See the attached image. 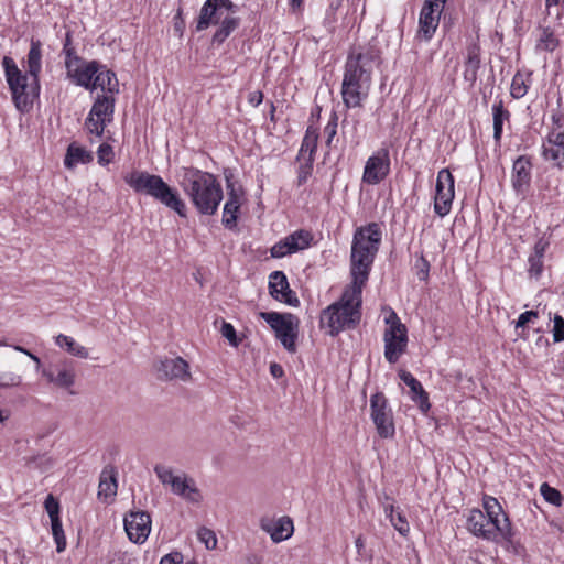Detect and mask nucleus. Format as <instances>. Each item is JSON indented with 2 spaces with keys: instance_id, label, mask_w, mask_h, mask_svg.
<instances>
[{
  "instance_id": "obj_23",
  "label": "nucleus",
  "mask_w": 564,
  "mask_h": 564,
  "mask_svg": "<svg viewBox=\"0 0 564 564\" xmlns=\"http://www.w3.org/2000/svg\"><path fill=\"white\" fill-rule=\"evenodd\" d=\"M480 67V46L475 41L466 47L464 78L474 84L477 80V73Z\"/></svg>"
},
{
  "instance_id": "obj_25",
  "label": "nucleus",
  "mask_w": 564,
  "mask_h": 564,
  "mask_svg": "<svg viewBox=\"0 0 564 564\" xmlns=\"http://www.w3.org/2000/svg\"><path fill=\"white\" fill-rule=\"evenodd\" d=\"M26 73L30 78L39 79L42 70V43L40 40H31V45L25 59Z\"/></svg>"
},
{
  "instance_id": "obj_14",
  "label": "nucleus",
  "mask_w": 564,
  "mask_h": 564,
  "mask_svg": "<svg viewBox=\"0 0 564 564\" xmlns=\"http://www.w3.org/2000/svg\"><path fill=\"white\" fill-rule=\"evenodd\" d=\"M67 76L76 85L90 89L95 74L100 69V64L96 61L86 62L78 56L65 63Z\"/></svg>"
},
{
  "instance_id": "obj_19",
  "label": "nucleus",
  "mask_w": 564,
  "mask_h": 564,
  "mask_svg": "<svg viewBox=\"0 0 564 564\" xmlns=\"http://www.w3.org/2000/svg\"><path fill=\"white\" fill-rule=\"evenodd\" d=\"M260 528L270 534L274 543L290 539L293 534V521L289 517H281L278 520L261 519Z\"/></svg>"
},
{
  "instance_id": "obj_24",
  "label": "nucleus",
  "mask_w": 564,
  "mask_h": 564,
  "mask_svg": "<svg viewBox=\"0 0 564 564\" xmlns=\"http://www.w3.org/2000/svg\"><path fill=\"white\" fill-rule=\"evenodd\" d=\"M116 476L115 467L107 466L102 469L98 485L99 499L107 501L116 496L118 488Z\"/></svg>"
},
{
  "instance_id": "obj_51",
  "label": "nucleus",
  "mask_w": 564,
  "mask_h": 564,
  "mask_svg": "<svg viewBox=\"0 0 564 564\" xmlns=\"http://www.w3.org/2000/svg\"><path fill=\"white\" fill-rule=\"evenodd\" d=\"M324 133L326 135V144L330 145L332 140L337 133V116L334 115L327 126L324 129Z\"/></svg>"
},
{
  "instance_id": "obj_47",
  "label": "nucleus",
  "mask_w": 564,
  "mask_h": 564,
  "mask_svg": "<svg viewBox=\"0 0 564 564\" xmlns=\"http://www.w3.org/2000/svg\"><path fill=\"white\" fill-rule=\"evenodd\" d=\"M97 155H98V162L101 165H106V164L110 163L113 159V149L111 145H109L107 143H102L98 148Z\"/></svg>"
},
{
  "instance_id": "obj_2",
  "label": "nucleus",
  "mask_w": 564,
  "mask_h": 564,
  "mask_svg": "<svg viewBox=\"0 0 564 564\" xmlns=\"http://www.w3.org/2000/svg\"><path fill=\"white\" fill-rule=\"evenodd\" d=\"M180 186L203 215H214L223 199V188L216 176L195 167H184Z\"/></svg>"
},
{
  "instance_id": "obj_34",
  "label": "nucleus",
  "mask_w": 564,
  "mask_h": 564,
  "mask_svg": "<svg viewBox=\"0 0 564 564\" xmlns=\"http://www.w3.org/2000/svg\"><path fill=\"white\" fill-rule=\"evenodd\" d=\"M241 202L227 200L224 206L223 225L226 228H234L238 218Z\"/></svg>"
},
{
  "instance_id": "obj_38",
  "label": "nucleus",
  "mask_w": 564,
  "mask_h": 564,
  "mask_svg": "<svg viewBox=\"0 0 564 564\" xmlns=\"http://www.w3.org/2000/svg\"><path fill=\"white\" fill-rule=\"evenodd\" d=\"M485 521V512L479 509H473L469 512L467 518V529L468 531L478 536L479 531L481 530V523Z\"/></svg>"
},
{
  "instance_id": "obj_9",
  "label": "nucleus",
  "mask_w": 564,
  "mask_h": 564,
  "mask_svg": "<svg viewBox=\"0 0 564 564\" xmlns=\"http://www.w3.org/2000/svg\"><path fill=\"white\" fill-rule=\"evenodd\" d=\"M388 328L384 330V357L390 364H395L405 351L408 345V330L394 311L386 317Z\"/></svg>"
},
{
  "instance_id": "obj_28",
  "label": "nucleus",
  "mask_w": 564,
  "mask_h": 564,
  "mask_svg": "<svg viewBox=\"0 0 564 564\" xmlns=\"http://www.w3.org/2000/svg\"><path fill=\"white\" fill-rule=\"evenodd\" d=\"M510 118V112L505 109L502 100H498L492 106V120H494V139L499 143L502 134V126L505 121Z\"/></svg>"
},
{
  "instance_id": "obj_54",
  "label": "nucleus",
  "mask_w": 564,
  "mask_h": 564,
  "mask_svg": "<svg viewBox=\"0 0 564 564\" xmlns=\"http://www.w3.org/2000/svg\"><path fill=\"white\" fill-rule=\"evenodd\" d=\"M215 2L218 11L225 9L227 11H236V4H234L230 0H207V8H212V4Z\"/></svg>"
},
{
  "instance_id": "obj_62",
  "label": "nucleus",
  "mask_w": 564,
  "mask_h": 564,
  "mask_svg": "<svg viewBox=\"0 0 564 564\" xmlns=\"http://www.w3.org/2000/svg\"><path fill=\"white\" fill-rule=\"evenodd\" d=\"M544 250L545 243H543L542 241L536 242V245L534 246V256H540V258H543Z\"/></svg>"
},
{
  "instance_id": "obj_36",
  "label": "nucleus",
  "mask_w": 564,
  "mask_h": 564,
  "mask_svg": "<svg viewBox=\"0 0 564 564\" xmlns=\"http://www.w3.org/2000/svg\"><path fill=\"white\" fill-rule=\"evenodd\" d=\"M536 46L541 50L553 52L558 46V40L550 28H544L541 30Z\"/></svg>"
},
{
  "instance_id": "obj_5",
  "label": "nucleus",
  "mask_w": 564,
  "mask_h": 564,
  "mask_svg": "<svg viewBox=\"0 0 564 564\" xmlns=\"http://www.w3.org/2000/svg\"><path fill=\"white\" fill-rule=\"evenodd\" d=\"M6 80L12 95V100L20 111L31 108L33 99L40 94V79L30 78L17 66L13 58L4 56L2 59Z\"/></svg>"
},
{
  "instance_id": "obj_16",
  "label": "nucleus",
  "mask_w": 564,
  "mask_h": 564,
  "mask_svg": "<svg viewBox=\"0 0 564 564\" xmlns=\"http://www.w3.org/2000/svg\"><path fill=\"white\" fill-rule=\"evenodd\" d=\"M311 241L312 235L310 231L303 229L296 230L295 232L276 242L271 248V256L273 258H283L288 254L307 248Z\"/></svg>"
},
{
  "instance_id": "obj_60",
  "label": "nucleus",
  "mask_w": 564,
  "mask_h": 564,
  "mask_svg": "<svg viewBox=\"0 0 564 564\" xmlns=\"http://www.w3.org/2000/svg\"><path fill=\"white\" fill-rule=\"evenodd\" d=\"M270 372L274 378H281L284 375L282 366L276 362L270 365Z\"/></svg>"
},
{
  "instance_id": "obj_20",
  "label": "nucleus",
  "mask_w": 564,
  "mask_h": 564,
  "mask_svg": "<svg viewBox=\"0 0 564 564\" xmlns=\"http://www.w3.org/2000/svg\"><path fill=\"white\" fill-rule=\"evenodd\" d=\"M42 376L55 387L66 389L70 394H74V391L69 390L75 383L74 369L59 365L50 366L42 370Z\"/></svg>"
},
{
  "instance_id": "obj_45",
  "label": "nucleus",
  "mask_w": 564,
  "mask_h": 564,
  "mask_svg": "<svg viewBox=\"0 0 564 564\" xmlns=\"http://www.w3.org/2000/svg\"><path fill=\"white\" fill-rule=\"evenodd\" d=\"M528 91V87L524 84L523 77L521 75H516L512 79L511 84V95L514 98L523 97Z\"/></svg>"
},
{
  "instance_id": "obj_63",
  "label": "nucleus",
  "mask_w": 564,
  "mask_h": 564,
  "mask_svg": "<svg viewBox=\"0 0 564 564\" xmlns=\"http://www.w3.org/2000/svg\"><path fill=\"white\" fill-rule=\"evenodd\" d=\"M561 3V0H545V6L549 14H551V9L553 7H558Z\"/></svg>"
},
{
  "instance_id": "obj_6",
  "label": "nucleus",
  "mask_w": 564,
  "mask_h": 564,
  "mask_svg": "<svg viewBox=\"0 0 564 564\" xmlns=\"http://www.w3.org/2000/svg\"><path fill=\"white\" fill-rule=\"evenodd\" d=\"M485 521L477 538L492 542H511L513 530L508 516L498 500L490 496L484 497Z\"/></svg>"
},
{
  "instance_id": "obj_26",
  "label": "nucleus",
  "mask_w": 564,
  "mask_h": 564,
  "mask_svg": "<svg viewBox=\"0 0 564 564\" xmlns=\"http://www.w3.org/2000/svg\"><path fill=\"white\" fill-rule=\"evenodd\" d=\"M118 85L116 74L100 64V69L95 74L90 90L100 88L112 94L118 91Z\"/></svg>"
},
{
  "instance_id": "obj_55",
  "label": "nucleus",
  "mask_w": 564,
  "mask_h": 564,
  "mask_svg": "<svg viewBox=\"0 0 564 564\" xmlns=\"http://www.w3.org/2000/svg\"><path fill=\"white\" fill-rule=\"evenodd\" d=\"M227 181V189H228V199L234 202H240L241 191L240 188H236L235 184L226 176Z\"/></svg>"
},
{
  "instance_id": "obj_37",
  "label": "nucleus",
  "mask_w": 564,
  "mask_h": 564,
  "mask_svg": "<svg viewBox=\"0 0 564 564\" xmlns=\"http://www.w3.org/2000/svg\"><path fill=\"white\" fill-rule=\"evenodd\" d=\"M386 514L389 517L391 524L398 530L402 535H405L409 532V524L401 512L394 513L393 506L384 507Z\"/></svg>"
},
{
  "instance_id": "obj_57",
  "label": "nucleus",
  "mask_w": 564,
  "mask_h": 564,
  "mask_svg": "<svg viewBox=\"0 0 564 564\" xmlns=\"http://www.w3.org/2000/svg\"><path fill=\"white\" fill-rule=\"evenodd\" d=\"M183 556L180 552H174L163 556L159 564H180Z\"/></svg>"
},
{
  "instance_id": "obj_31",
  "label": "nucleus",
  "mask_w": 564,
  "mask_h": 564,
  "mask_svg": "<svg viewBox=\"0 0 564 564\" xmlns=\"http://www.w3.org/2000/svg\"><path fill=\"white\" fill-rule=\"evenodd\" d=\"M218 12L219 11H218L215 2L212 4V8L210 7L207 8V1H206L200 10L199 19L197 21V25H196L197 31H203V30L207 29L209 26V24H212V23H217L219 20Z\"/></svg>"
},
{
  "instance_id": "obj_39",
  "label": "nucleus",
  "mask_w": 564,
  "mask_h": 564,
  "mask_svg": "<svg viewBox=\"0 0 564 564\" xmlns=\"http://www.w3.org/2000/svg\"><path fill=\"white\" fill-rule=\"evenodd\" d=\"M51 524H52V534H53L55 543H56V551L58 553H61L66 547V538H65L64 530L62 527V521H61V519L51 521Z\"/></svg>"
},
{
  "instance_id": "obj_58",
  "label": "nucleus",
  "mask_w": 564,
  "mask_h": 564,
  "mask_svg": "<svg viewBox=\"0 0 564 564\" xmlns=\"http://www.w3.org/2000/svg\"><path fill=\"white\" fill-rule=\"evenodd\" d=\"M263 100V94L260 90L251 91L248 96V102L253 107L259 106Z\"/></svg>"
},
{
  "instance_id": "obj_21",
  "label": "nucleus",
  "mask_w": 564,
  "mask_h": 564,
  "mask_svg": "<svg viewBox=\"0 0 564 564\" xmlns=\"http://www.w3.org/2000/svg\"><path fill=\"white\" fill-rule=\"evenodd\" d=\"M531 161L529 158L519 156L512 166V186L518 193H523L531 181Z\"/></svg>"
},
{
  "instance_id": "obj_12",
  "label": "nucleus",
  "mask_w": 564,
  "mask_h": 564,
  "mask_svg": "<svg viewBox=\"0 0 564 564\" xmlns=\"http://www.w3.org/2000/svg\"><path fill=\"white\" fill-rule=\"evenodd\" d=\"M453 198L454 177L449 170L443 169L438 172L436 180L435 213L441 217L446 216L451 210Z\"/></svg>"
},
{
  "instance_id": "obj_49",
  "label": "nucleus",
  "mask_w": 564,
  "mask_h": 564,
  "mask_svg": "<svg viewBox=\"0 0 564 564\" xmlns=\"http://www.w3.org/2000/svg\"><path fill=\"white\" fill-rule=\"evenodd\" d=\"M553 340L560 343L564 340V318L561 315H555L553 319Z\"/></svg>"
},
{
  "instance_id": "obj_50",
  "label": "nucleus",
  "mask_w": 564,
  "mask_h": 564,
  "mask_svg": "<svg viewBox=\"0 0 564 564\" xmlns=\"http://www.w3.org/2000/svg\"><path fill=\"white\" fill-rule=\"evenodd\" d=\"M312 170H313V162H311L310 160H307L306 163L300 165L299 171H297V185L299 186H302L304 183H306V181L308 180V177L312 174Z\"/></svg>"
},
{
  "instance_id": "obj_3",
  "label": "nucleus",
  "mask_w": 564,
  "mask_h": 564,
  "mask_svg": "<svg viewBox=\"0 0 564 564\" xmlns=\"http://www.w3.org/2000/svg\"><path fill=\"white\" fill-rule=\"evenodd\" d=\"M371 58L358 53L347 57L341 83L343 102L347 108L361 107L371 87Z\"/></svg>"
},
{
  "instance_id": "obj_13",
  "label": "nucleus",
  "mask_w": 564,
  "mask_h": 564,
  "mask_svg": "<svg viewBox=\"0 0 564 564\" xmlns=\"http://www.w3.org/2000/svg\"><path fill=\"white\" fill-rule=\"evenodd\" d=\"M389 149L382 147L367 160L364 170L362 181L371 185L378 184L386 178V176L389 174Z\"/></svg>"
},
{
  "instance_id": "obj_10",
  "label": "nucleus",
  "mask_w": 564,
  "mask_h": 564,
  "mask_svg": "<svg viewBox=\"0 0 564 564\" xmlns=\"http://www.w3.org/2000/svg\"><path fill=\"white\" fill-rule=\"evenodd\" d=\"M370 417L380 437L392 438L394 436L395 426L392 410L382 392H377L370 398Z\"/></svg>"
},
{
  "instance_id": "obj_35",
  "label": "nucleus",
  "mask_w": 564,
  "mask_h": 564,
  "mask_svg": "<svg viewBox=\"0 0 564 564\" xmlns=\"http://www.w3.org/2000/svg\"><path fill=\"white\" fill-rule=\"evenodd\" d=\"M238 26V19L227 17L223 20L219 29L215 32L213 41L216 43H223L234 30Z\"/></svg>"
},
{
  "instance_id": "obj_56",
  "label": "nucleus",
  "mask_w": 564,
  "mask_h": 564,
  "mask_svg": "<svg viewBox=\"0 0 564 564\" xmlns=\"http://www.w3.org/2000/svg\"><path fill=\"white\" fill-rule=\"evenodd\" d=\"M533 318H538V312L527 311L522 313L518 318L517 327H524Z\"/></svg>"
},
{
  "instance_id": "obj_18",
  "label": "nucleus",
  "mask_w": 564,
  "mask_h": 564,
  "mask_svg": "<svg viewBox=\"0 0 564 564\" xmlns=\"http://www.w3.org/2000/svg\"><path fill=\"white\" fill-rule=\"evenodd\" d=\"M270 294L280 302H284L291 306L299 305V299L290 289L285 274L282 271H274L270 274L269 281Z\"/></svg>"
},
{
  "instance_id": "obj_61",
  "label": "nucleus",
  "mask_w": 564,
  "mask_h": 564,
  "mask_svg": "<svg viewBox=\"0 0 564 564\" xmlns=\"http://www.w3.org/2000/svg\"><path fill=\"white\" fill-rule=\"evenodd\" d=\"M14 349L25 354L26 356H29L36 364L37 367L40 366V364H41L40 358L37 356H35L34 354H32L31 351H29L28 349H25V348H23L21 346H14Z\"/></svg>"
},
{
  "instance_id": "obj_17",
  "label": "nucleus",
  "mask_w": 564,
  "mask_h": 564,
  "mask_svg": "<svg viewBox=\"0 0 564 564\" xmlns=\"http://www.w3.org/2000/svg\"><path fill=\"white\" fill-rule=\"evenodd\" d=\"M446 0H425L420 14V33L430 40L440 22V17Z\"/></svg>"
},
{
  "instance_id": "obj_1",
  "label": "nucleus",
  "mask_w": 564,
  "mask_h": 564,
  "mask_svg": "<svg viewBox=\"0 0 564 564\" xmlns=\"http://www.w3.org/2000/svg\"><path fill=\"white\" fill-rule=\"evenodd\" d=\"M381 231L376 223L358 228L354 235L350 256L351 283L340 299L324 308L319 326L332 337L346 329H354L361 319V294L379 250Z\"/></svg>"
},
{
  "instance_id": "obj_43",
  "label": "nucleus",
  "mask_w": 564,
  "mask_h": 564,
  "mask_svg": "<svg viewBox=\"0 0 564 564\" xmlns=\"http://www.w3.org/2000/svg\"><path fill=\"white\" fill-rule=\"evenodd\" d=\"M106 124H107V122L100 120L96 116H93V113H90V112L85 122L86 129L90 133H95L98 137L104 133Z\"/></svg>"
},
{
  "instance_id": "obj_41",
  "label": "nucleus",
  "mask_w": 564,
  "mask_h": 564,
  "mask_svg": "<svg viewBox=\"0 0 564 564\" xmlns=\"http://www.w3.org/2000/svg\"><path fill=\"white\" fill-rule=\"evenodd\" d=\"M198 540L205 544L207 550H214L217 545V538L213 530L200 528L197 532Z\"/></svg>"
},
{
  "instance_id": "obj_27",
  "label": "nucleus",
  "mask_w": 564,
  "mask_h": 564,
  "mask_svg": "<svg viewBox=\"0 0 564 564\" xmlns=\"http://www.w3.org/2000/svg\"><path fill=\"white\" fill-rule=\"evenodd\" d=\"M113 104L115 99L110 96H100L97 98L95 104L90 109V113L96 116L100 120L105 122H110L112 120L113 115Z\"/></svg>"
},
{
  "instance_id": "obj_33",
  "label": "nucleus",
  "mask_w": 564,
  "mask_h": 564,
  "mask_svg": "<svg viewBox=\"0 0 564 564\" xmlns=\"http://www.w3.org/2000/svg\"><path fill=\"white\" fill-rule=\"evenodd\" d=\"M543 156L546 161L562 167L564 165V147L561 148L558 144L546 142L543 145Z\"/></svg>"
},
{
  "instance_id": "obj_59",
  "label": "nucleus",
  "mask_w": 564,
  "mask_h": 564,
  "mask_svg": "<svg viewBox=\"0 0 564 564\" xmlns=\"http://www.w3.org/2000/svg\"><path fill=\"white\" fill-rule=\"evenodd\" d=\"M547 142L558 144V147L564 148V132L550 133Z\"/></svg>"
},
{
  "instance_id": "obj_40",
  "label": "nucleus",
  "mask_w": 564,
  "mask_h": 564,
  "mask_svg": "<svg viewBox=\"0 0 564 564\" xmlns=\"http://www.w3.org/2000/svg\"><path fill=\"white\" fill-rule=\"evenodd\" d=\"M540 491L547 502L554 506H561L562 495L557 489L550 487L546 482H544L542 484Z\"/></svg>"
},
{
  "instance_id": "obj_8",
  "label": "nucleus",
  "mask_w": 564,
  "mask_h": 564,
  "mask_svg": "<svg viewBox=\"0 0 564 564\" xmlns=\"http://www.w3.org/2000/svg\"><path fill=\"white\" fill-rule=\"evenodd\" d=\"M259 316L264 319L274 330L276 338L290 352H295L299 333V318L291 313L260 312Z\"/></svg>"
},
{
  "instance_id": "obj_30",
  "label": "nucleus",
  "mask_w": 564,
  "mask_h": 564,
  "mask_svg": "<svg viewBox=\"0 0 564 564\" xmlns=\"http://www.w3.org/2000/svg\"><path fill=\"white\" fill-rule=\"evenodd\" d=\"M317 129L314 127H308L301 144L300 155L305 156L306 154H308L307 160L313 162L314 153L317 147Z\"/></svg>"
},
{
  "instance_id": "obj_42",
  "label": "nucleus",
  "mask_w": 564,
  "mask_h": 564,
  "mask_svg": "<svg viewBox=\"0 0 564 564\" xmlns=\"http://www.w3.org/2000/svg\"><path fill=\"white\" fill-rule=\"evenodd\" d=\"M22 383V377L12 371L0 373V388H15Z\"/></svg>"
},
{
  "instance_id": "obj_48",
  "label": "nucleus",
  "mask_w": 564,
  "mask_h": 564,
  "mask_svg": "<svg viewBox=\"0 0 564 564\" xmlns=\"http://www.w3.org/2000/svg\"><path fill=\"white\" fill-rule=\"evenodd\" d=\"M415 269H416V274H417V278L419 280L421 281H426L427 278H429V272H430V263L429 261L424 258L423 254H421L417 259H416V262H415Z\"/></svg>"
},
{
  "instance_id": "obj_4",
  "label": "nucleus",
  "mask_w": 564,
  "mask_h": 564,
  "mask_svg": "<svg viewBox=\"0 0 564 564\" xmlns=\"http://www.w3.org/2000/svg\"><path fill=\"white\" fill-rule=\"evenodd\" d=\"M124 182L138 194L148 195L167 208L186 217V205L180 193L156 174L134 170L123 176Z\"/></svg>"
},
{
  "instance_id": "obj_52",
  "label": "nucleus",
  "mask_w": 564,
  "mask_h": 564,
  "mask_svg": "<svg viewBox=\"0 0 564 564\" xmlns=\"http://www.w3.org/2000/svg\"><path fill=\"white\" fill-rule=\"evenodd\" d=\"M63 53L65 54V63L68 62L69 59H74V56H77L75 47L73 46V43H72L70 32L66 33L64 46H63Z\"/></svg>"
},
{
  "instance_id": "obj_29",
  "label": "nucleus",
  "mask_w": 564,
  "mask_h": 564,
  "mask_svg": "<svg viewBox=\"0 0 564 564\" xmlns=\"http://www.w3.org/2000/svg\"><path fill=\"white\" fill-rule=\"evenodd\" d=\"M91 159L93 156L87 150L72 143L67 149L64 164L66 167L72 169L79 163L84 164L90 162Z\"/></svg>"
},
{
  "instance_id": "obj_32",
  "label": "nucleus",
  "mask_w": 564,
  "mask_h": 564,
  "mask_svg": "<svg viewBox=\"0 0 564 564\" xmlns=\"http://www.w3.org/2000/svg\"><path fill=\"white\" fill-rule=\"evenodd\" d=\"M56 344L62 347L66 348V350L72 354L73 356L79 357V358H87L88 357V350L76 343L72 337L66 335H58L56 337Z\"/></svg>"
},
{
  "instance_id": "obj_46",
  "label": "nucleus",
  "mask_w": 564,
  "mask_h": 564,
  "mask_svg": "<svg viewBox=\"0 0 564 564\" xmlns=\"http://www.w3.org/2000/svg\"><path fill=\"white\" fill-rule=\"evenodd\" d=\"M220 332L231 346L237 347L240 344V339H238L236 330L230 323L223 322Z\"/></svg>"
},
{
  "instance_id": "obj_53",
  "label": "nucleus",
  "mask_w": 564,
  "mask_h": 564,
  "mask_svg": "<svg viewBox=\"0 0 564 564\" xmlns=\"http://www.w3.org/2000/svg\"><path fill=\"white\" fill-rule=\"evenodd\" d=\"M529 262H530V273L538 276L540 275V273L542 272V268H543V262H542V258H540V256H531L529 258Z\"/></svg>"
},
{
  "instance_id": "obj_11",
  "label": "nucleus",
  "mask_w": 564,
  "mask_h": 564,
  "mask_svg": "<svg viewBox=\"0 0 564 564\" xmlns=\"http://www.w3.org/2000/svg\"><path fill=\"white\" fill-rule=\"evenodd\" d=\"M154 370L159 380H178L188 382L192 380L189 365L182 357H165L154 362Z\"/></svg>"
},
{
  "instance_id": "obj_15",
  "label": "nucleus",
  "mask_w": 564,
  "mask_h": 564,
  "mask_svg": "<svg viewBox=\"0 0 564 564\" xmlns=\"http://www.w3.org/2000/svg\"><path fill=\"white\" fill-rule=\"evenodd\" d=\"M124 530L133 543H143L151 532V517L145 511H131L124 517Z\"/></svg>"
},
{
  "instance_id": "obj_22",
  "label": "nucleus",
  "mask_w": 564,
  "mask_h": 564,
  "mask_svg": "<svg viewBox=\"0 0 564 564\" xmlns=\"http://www.w3.org/2000/svg\"><path fill=\"white\" fill-rule=\"evenodd\" d=\"M400 379L410 388L412 401L419 405L423 413H426L431 404L429 402V394L423 389L421 382L408 371H401Z\"/></svg>"
},
{
  "instance_id": "obj_7",
  "label": "nucleus",
  "mask_w": 564,
  "mask_h": 564,
  "mask_svg": "<svg viewBox=\"0 0 564 564\" xmlns=\"http://www.w3.org/2000/svg\"><path fill=\"white\" fill-rule=\"evenodd\" d=\"M154 473L164 486H170L171 491L191 503H199L203 495L194 478L184 471L175 473L171 467L156 465Z\"/></svg>"
},
{
  "instance_id": "obj_64",
  "label": "nucleus",
  "mask_w": 564,
  "mask_h": 564,
  "mask_svg": "<svg viewBox=\"0 0 564 564\" xmlns=\"http://www.w3.org/2000/svg\"><path fill=\"white\" fill-rule=\"evenodd\" d=\"M303 0H290V4L293 9L300 8Z\"/></svg>"
},
{
  "instance_id": "obj_44",
  "label": "nucleus",
  "mask_w": 564,
  "mask_h": 564,
  "mask_svg": "<svg viewBox=\"0 0 564 564\" xmlns=\"http://www.w3.org/2000/svg\"><path fill=\"white\" fill-rule=\"evenodd\" d=\"M44 507L51 521L59 520V503L53 497V495H48L45 499Z\"/></svg>"
}]
</instances>
